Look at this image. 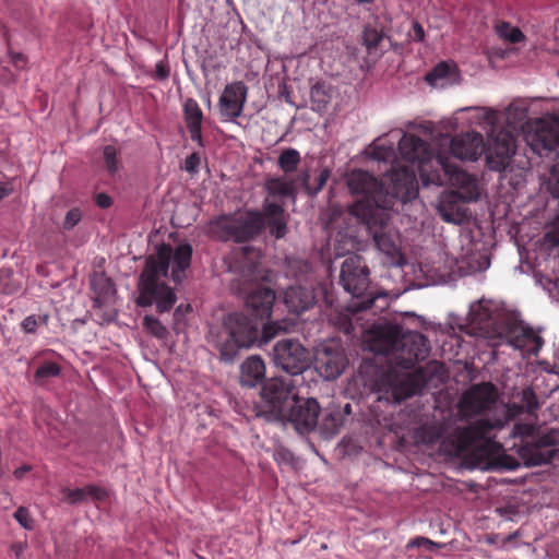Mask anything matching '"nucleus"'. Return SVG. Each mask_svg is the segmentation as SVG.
<instances>
[{"label":"nucleus","instance_id":"1","mask_svg":"<svg viewBox=\"0 0 559 559\" xmlns=\"http://www.w3.org/2000/svg\"><path fill=\"white\" fill-rule=\"evenodd\" d=\"M508 418H480L467 426H459L455 420H443L424 425L418 431V438L425 444H439L447 455L461 456L469 452L478 460V465L496 466L514 471L520 466L516 459L500 453L501 445L488 435L493 429H501Z\"/></svg>","mask_w":559,"mask_h":559},{"label":"nucleus","instance_id":"2","mask_svg":"<svg viewBox=\"0 0 559 559\" xmlns=\"http://www.w3.org/2000/svg\"><path fill=\"white\" fill-rule=\"evenodd\" d=\"M192 258V247L188 242L180 243L175 251L170 245L157 247L156 254H151L145 260L136 285L138 297L135 304L139 307L155 306L158 313L168 312L176 304L177 296L166 283L170 262L171 278L180 284L185 278V272L189 269Z\"/></svg>","mask_w":559,"mask_h":559},{"label":"nucleus","instance_id":"3","mask_svg":"<svg viewBox=\"0 0 559 559\" xmlns=\"http://www.w3.org/2000/svg\"><path fill=\"white\" fill-rule=\"evenodd\" d=\"M369 349L384 355L390 364L402 369H412L425 360L430 350L427 337L416 331L404 330L399 324L373 325L367 337Z\"/></svg>","mask_w":559,"mask_h":559},{"label":"nucleus","instance_id":"4","mask_svg":"<svg viewBox=\"0 0 559 559\" xmlns=\"http://www.w3.org/2000/svg\"><path fill=\"white\" fill-rule=\"evenodd\" d=\"M435 160L442 175L437 173L429 180L438 186L449 183L455 188L441 193L437 205L438 213L444 222L460 225L468 218L467 203L478 200L480 195L477 179L460 169L443 153H438Z\"/></svg>","mask_w":559,"mask_h":559},{"label":"nucleus","instance_id":"5","mask_svg":"<svg viewBox=\"0 0 559 559\" xmlns=\"http://www.w3.org/2000/svg\"><path fill=\"white\" fill-rule=\"evenodd\" d=\"M282 326L277 322L263 325L260 335V325L242 313H230L223 322L222 330L217 333L211 330L209 343L219 350L221 360L231 362L236 358L239 348H249L259 342V346L272 340Z\"/></svg>","mask_w":559,"mask_h":559},{"label":"nucleus","instance_id":"6","mask_svg":"<svg viewBox=\"0 0 559 559\" xmlns=\"http://www.w3.org/2000/svg\"><path fill=\"white\" fill-rule=\"evenodd\" d=\"M257 254L250 247L241 250L239 257L229 266V270L236 274L233 280V286H237L239 293L245 295V305L253 316L264 319L269 318L275 301V292L269 287L257 285L263 280L264 275L259 269Z\"/></svg>","mask_w":559,"mask_h":559},{"label":"nucleus","instance_id":"7","mask_svg":"<svg viewBox=\"0 0 559 559\" xmlns=\"http://www.w3.org/2000/svg\"><path fill=\"white\" fill-rule=\"evenodd\" d=\"M486 338L493 346L506 344L528 355H537L544 345V340L538 332L526 324L521 313L515 310H502L498 313Z\"/></svg>","mask_w":559,"mask_h":559},{"label":"nucleus","instance_id":"8","mask_svg":"<svg viewBox=\"0 0 559 559\" xmlns=\"http://www.w3.org/2000/svg\"><path fill=\"white\" fill-rule=\"evenodd\" d=\"M340 285L353 300L347 310L358 313L373 308L376 300L385 294H379L371 287L370 270L361 255L349 254L341 264Z\"/></svg>","mask_w":559,"mask_h":559},{"label":"nucleus","instance_id":"9","mask_svg":"<svg viewBox=\"0 0 559 559\" xmlns=\"http://www.w3.org/2000/svg\"><path fill=\"white\" fill-rule=\"evenodd\" d=\"M349 213L362 223L377 248L390 258L400 254V249L389 230L390 215L384 209H378L370 202L357 201L349 207Z\"/></svg>","mask_w":559,"mask_h":559},{"label":"nucleus","instance_id":"10","mask_svg":"<svg viewBox=\"0 0 559 559\" xmlns=\"http://www.w3.org/2000/svg\"><path fill=\"white\" fill-rule=\"evenodd\" d=\"M264 227L261 212L248 211L240 215L221 216L213 222L214 231L223 240L246 242L254 239Z\"/></svg>","mask_w":559,"mask_h":559},{"label":"nucleus","instance_id":"11","mask_svg":"<svg viewBox=\"0 0 559 559\" xmlns=\"http://www.w3.org/2000/svg\"><path fill=\"white\" fill-rule=\"evenodd\" d=\"M294 386L293 381L280 377L265 381L261 388L263 406L258 415L267 421L283 420L285 412L297 396L293 393Z\"/></svg>","mask_w":559,"mask_h":559},{"label":"nucleus","instance_id":"12","mask_svg":"<svg viewBox=\"0 0 559 559\" xmlns=\"http://www.w3.org/2000/svg\"><path fill=\"white\" fill-rule=\"evenodd\" d=\"M559 433L551 429L518 447V455L526 467L542 466L559 460Z\"/></svg>","mask_w":559,"mask_h":559},{"label":"nucleus","instance_id":"13","mask_svg":"<svg viewBox=\"0 0 559 559\" xmlns=\"http://www.w3.org/2000/svg\"><path fill=\"white\" fill-rule=\"evenodd\" d=\"M272 361L275 367L296 377L309 369L311 356L309 349L298 340L283 338L273 346Z\"/></svg>","mask_w":559,"mask_h":559},{"label":"nucleus","instance_id":"14","mask_svg":"<svg viewBox=\"0 0 559 559\" xmlns=\"http://www.w3.org/2000/svg\"><path fill=\"white\" fill-rule=\"evenodd\" d=\"M379 401L388 403H401L416 394L421 384L417 378L408 372H397L394 369L382 373L374 382Z\"/></svg>","mask_w":559,"mask_h":559},{"label":"nucleus","instance_id":"15","mask_svg":"<svg viewBox=\"0 0 559 559\" xmlns=\"http://www.w3.org/2000/svg\"><path fill=\"white\" fill-rule=\"evenodd\" d=\"M320 412L321 407L316 399L297 395L280 423H289L299 433H308L318 427Z\"/></svg>","mask_w":559,"mask_h":559},{"label":"nucleus","instance_id":"16","mask_svg":"<svg viewBox=\"0 0 559 559\" xmlns=\"http://www.w3.org/2000/svg\"><path fill=\"white\" fill-rule=\"evenodd\" d=\"M313 359L317 372L324 380L337 379L348 365L344 348L335 343L317 347Z\"/></svg>","mask_w":559,"mask_h":559},{"label":"nucleus","instance_id":"17","mask_svg":"<svg viewBox=\"0 0 559 559\" xmlns=\"http://www.w3.org/2000/svg\"><path fill=\"white\" fill-rule=\"evenodd\" d=\"M483 153L490 170L503 171L515 153L514 138L509 131L500 130L489 136Z\"/></svg>","mask_w":559,"mask_h":559},{"label":"nucleus","instance_id":"18","mask_svg":"<svg viewBox=\"0 0 559 559\" xmlns=\"http://www.w3.org/2000/svg\"><path fill=\"white\" fill-rule=\"evenodd\" d=\"M346 185L352 194H361L365 197V199L360 201L370 202L378 209L386 207V205H380L383 198V186L370 173L355 169L347 175Z\"/></svg>","mask_w":559,"mask_h":559},{"label":"nucleus","instance_id":"19","mask_svg":"<svg viewBox=\"0 0 559 559\" xmlns=\"http://www.w3.org/2000/svg\"><path fill=\"white\" fill-rule=\"evenodd\" d=\"M496 400L497 391L493 384L484 382L473 385L462 395L460 407L464 415L473 416L490 409Z\"/></svg>","mask_w":559,"mask_h":559},{"label":"nucleus","instance_id":"20","mask_svg":"<svg viewBox=\"0 0 559 559\" xmlns=\"http://www.w3.org/2000/svg\"><path fill=\"white\" fill-rule=\"evenodd\" d=\"M248 87L241 81L227 84L219 97L218 107L225 120L240 117L247 102Z\"/></svg>","mask_w":559,"mask_h":559},{"label":"nucleus","instance_id":"21","mask_svg":"<svg viewBox=\"0 0 559 559\" xmlns=\"http://www.w3.org/2000/svg\"><path fill=\"white\" fill-rule=\"evenodd\" d=\"M502 310L492 300L483 298L469 306L466 320L474 331L487 337L493 326L496 316Z\"/></svg>","mask_w":559,"mask_h":559},{"label":"nucleus","instance_id":"22","mask_svg":"<svg viewBox=\"0 0 559 559\" xmlns=\"http://www.w3.org/2000/svg\"><path fill=\"white\" fill-rule=\"evenodd\" d=\"M283 302L288 311L299 314L316 305L314 288L308 284H295L286 287L282 293Z\"/></svg>","mask_w":559,"mask_h":559},{"label":"nucleus","instance_id":"23","mask_svg":"<svg viewBox=\"0 0 559 559\" xmlns=\"http://www.w3.org/2000/svg\"><path fill=\"white\" fill-rule=\"evenodd\" d=\"M484 151V139L478 132L459 134L450 141L452 157L460 160H476Z\"/></svg>","mask_w":559,"mask_h":559},{"label":"nucleus","instance_id":"24","mask_svg":"<svg viewBox=\"0 0 559 559\" xmlns=\"http://www.w3.org/2000/svg\"><path fill=\"white\" fill-rule=\"evenodd\" d=\"M399 150L404 159L419 164L421 176H424L426 164L431 160L428 143L414 134H403L399 142Z\"/></svg>","mask_w":559,"mask_h":559},{"label":"nucleus","instance_id":"25","mask_svg":"<svg viewBox=\"0 0 559 559\" xmlns=\"http://www.w3.org/2000/svg\"><path fill=\"white\" fill-rule=\"evenodd\" d=\"M513 396L516 401L508 405V409L503 412L501 418L507 417L509 419V415L516 416L520 414L537 417V411L542 404L533 386H525Z\"/></svg>","mask_w":559,"mask_h":559},{"label":"nucleus","instance_id":"26","mask_svg":"<svg viewBox=\"0 0 559 559\" xmlns=\"http://www.w3.org/2000/svg\"><path fill=\"white\" fill-rule=\"evenodd\" d=\"M536 148L552 151L559 145V120L539 119L536 121L535 132L532 138Z\"/></svg>","mask_w":559,"mask_h":559},{"label":"nucleus","instance_id":"27","mask_svg":"<svg viewBox=\"0 0 559 559\" xmlns=\"http://www.w3.org/2000/svg\"><path fill=\"white\" fill-rule=\"evenodd\" d=\"M261 214L264 218V226L267 225L271 235L275 236L277 239L286 235L287 224L283 204L265 198Z\"/></svg>","mask_w":559,"mask_h":559},{"label":"nucleus","instance_id":"28","mask_svg":"<svg viewBox=\"0 0 559 559\" xmlns=\"http://www.w3.org/2000/svg\"><path fill=\"white\" fill-rule=\"evenodd\" d=\"M264 378L265 365L260 356H250L240 365L239 380L243 386L253 388Z\"/></svg>","mask_w":559,"mask_h":559},{"label":"nucleus","instance_id":"29","mask_svg":"<svg viewBox=\"0 0 559 559\" xmlns=\"http://www.w3.org/2000/svg\"><path fill=\"white\" fill-rule=\"evenodd\" d=\"M183 118L192 141L203 146L201 127L203 112L199 104L193 98H187L183 104Z\"/></svg>","mask_w":559,"mask_h":559},{"label":"nucleus","instance_id":"30","mask_svg":"<svg viewBox=\"0 0 559 559\" xmlns=\"http://www.w3.org/2000/svg\"><path fill=\"white\" fill-rule=\"evenodd\" d=\"M343 424L344 412L341 411L340 406L333 405L325 409L321 424H318V428L325 439H330L338 433Z\"/></svg>","mask_w":559,"mask_h":559},{"label":"nucleus","instance_id":"31","mask_svg":"<svg viewBox=\"0 0 559 559\" xmlns=\"http://www.w3.org/2000/svg\"><path fill=\"white\" fill-rule=\"evenodd\" d=\"M91 285L96 295L93 300L94 307L100 308L106 302L112 300V298L115 297V284L109 277H106L104 274L95 275L91 282Z\"/></svg>","mask_w":559,"mask_h":559},{"label":"nucleus","instance_id":"32","mask_svg":"<svg viewBox=\"0 0 559 559\" xmlns=\"http://www.w3.org/2000/svg\"><path fill=\"white\" fill-rule=\"evenodd\" d=\"M267 198H290L296 199L295 181L285 177H271L265 180Z\"/></svg>","mask_w":559,"mask_h":559},{"label":"nucleus","instance_id":"33","mask_svg":"<svg viewBox=\"0 0 559 559\" xmlns=\"http://www.w3.org/2000/svg\"><path fill=\"white\" fill-rule=\"evenodd\" d=\"M385 38L383 27L379 24L378 19L371 23H367L361 33V43L366 47L369 55L377 52L380 44Z\"/></svg>","mask_w":559,"mask_h":559},{"label":"nucleus","instance_id":"34","mask_svg":"<svg viewBox=\"0 0 559 559\" xmlns=\"http://www.w3.org/2000/svg\"><path fill=\"white\" fill-rule=\"evenodd\" d=\"M311 272V265L308 261L299 258H287L285 260L284 273L286 277L297 281L306 278Z\"/></svg>","mask_w":559,"mask_h":559},{"label":"nucleus","instance_id":"35","mask_svg":"<svg viewBox=\"0 0 559 559\" xmlns=\"http://www.w3.org/2000/svg\"><path fill=\"white\" fill-rule=\"evenodd\" d=\"M278 167L285 173L289 174L297 169L300 163V154L295 148L284 150L278 157Z\"/></svg>","mask_w":559,"mask_h":559},{"label":"nucleus","instance_id":"36","mask_svg":"<svg viewBox=\"0 0 559 559\" xmlns=\"http://www.w3.org/2000/svg\"><path fill=\"white\" fill-rule=\"evenodd\" d=\"M507 122L513 128L522 127L527 118V109L518 104H510L506 110Z\"/></svg>","mask_w":559,"mask_h":559},{"label":"nucleus","instance_id":"37","mask_svg":"<svg viewBox=\"0 0 559 559\" xmlns=\"http://www.w3.org/2000/svg\"><path fill=\"white\" fill-rule=\"evenodd\" d=\"M143 326L156 338L164 340L168 335V330L166 326L154 316L146 314L143 318Z\"/></svg>","mask_w":559,"mask_h":559},{"label":"nucleus","instance_id":"38","mask_svg":"<svg viewBox=\"0 0 559 559\" xmlns=\"http://www.w3.org/2000/svg\"><path fill=\"white\" fill-rule=\"evenodd\" d=\"M450 66L445 62L437 64L425 76V80L433 86L442 85L441 81L445 80L450 74Z\"/></svg>","mask_w":559,"mask_h":559},{"label":"nucleus","instance_id":"39","mask_svg":"<svg viewBox=\"0 0 559 559\" xmlns=\"http://www.w3.org/2000/svg\"><path fill=\"white\" fill-rule=\"evenodd\" d=\"M497 33L501 38H504L512 44L520 43L524 39V35L520 28L513 27L506 22L497 25Z\"/></svg>","mask_w":559,"mask_h":559},{"label":"nucleus","instance_id":"40","mask_svg":"<svg viewBox=\"0 0 559 559\" xmlns=\"http://www.w3.org/2000/svg\"><path fill=\"white\" fill-rule=\"evenodd\" d=\"M310 98L311 103L318 110L324 108L329 100L330 96L325 90L323 84H314L310 90Z\"/></svg>","mask_w":559,"mask_h":559},{"label":"nucleus","instance_id":"41","mask_svg":"<svg viewBox=\"0 0 559 559\" xmlns=\"http://www.w3.org/2000/svg\"><path fill=\"white\" fill-rule=\"evenodd\" d=\"M540 435L542 433L537 431L534 424H515L513 427V436L520 437L522 439V443Z\"/></svg>","mask_w":559,"mask_h":559},{"label":"nucleus","instance_id":"42","mask_svg":"<svg viewBox=\"0 0 559 559\" xmlns=\"http://www.w3.org/2000/svg\"><path fill=\"white\" fill-rule=\"evenodd\" d=\"M117 154V148L112 145H106L103 150V156L107 171L111 175L116 174L119 169Z\"/></svg>","mask_w":559,"mask_h":559},{"label":"nucleus","instance_id":"43","mask_svg":"<svg viewBox=\"0 0 559 559\" xmlns=\"http://www.w3.org/2000/svg\"><path fill=\"white\" fill-rule=\"evenodd\" d=\"M60 371H61V368L59 365H57L56 362L48 361V362L43 364L36 370L35 378L38 380H41V379L57 377L60 374Z\"/></svg>","mask_w":559,"mask_h":559},{"label":"nucleus","instance_id":"44","mask_svg":"<svg viewBox=\"0 0 559 559\" xmlns=\"http://www.w3.org/2000/svg\"><path fill=\"white\" fill-rule=\"evenodd\" d=\"M13 518L25 530L32 531L35 526V521L31 516L29 511L25 507H19L13 514Z\"/></svg>","mask_w":559,"mask_h":559},{"label":"nucleus","instance_id":"45","mask_svg":"<svg viewBox=\"0 0 559 559\" xmlns=\"http://www.w3.org/2000/svg\"><path fill=\"white\" fill-rule=\"evenodd\" d=\"M331 177V170L329 168H323L320 170L319 175L314 178V183L311 185V189L309 190L310 197H316L326 185L328 180Z\"/></svg>","mask_w":559,"mask_h":559},{"label":"nucleus","instance_id":"46","mask_svg":"<svg viewBox=\"0 0 559 559\" xmlns=\"http://www.w3.org/2000/svg\"><path fill=\"white\" fill-rule=\"evenodd\" d=\"M545 237L554 246H559V206L556 209V215L549 224Z\"/></svg>","mask_w":559,"mask_h":559},{"label":"nucleus","instance_id":"47","mask_svg":"<svg viewBox=\"0 0 559 559\" xmlns=\"http://www.w3.org/2000/svg\"><path fill=\"white\" fill-rule=\"evenodd\" d=\"M62 492L64 495V500L70 504H76L86 500L84 487L76 489L64 488Z\"/></svg>","mask_w":559,"mask_h":559},{"label":"nucleus","instance_id":"48","mask_svg":"<svg viewBox=\"0 0 559 559\" xmlns=\"http://www.w3.org/2000/svg\"><path fill=\"white\" fill-rule=\"evenodd\" d=\"M547 190L552 198L559 199V167H552L547 180Z\"/></svg>","mask_w":559,"mask_h":559},{"label":"nucleus","instance_id":"49","mask_svg":"<svg viewBox=\"0 0 559 559\" xmlns=\"http://www.w3.org/2000/svg\"><path fill=\"white\" fill-rule=\"evenodd\" d=\"M274 460L278 464L293 466L295 462V456L292 451L286 448L280 447L274 452Z\"/></svg>","mask_w":559,"mask_h":559},{"label":"nucleus","instance_id":"50","mask_svg":"<svg viewBox=\"0 0 559 559\" xmlns=\"http://www.w3.org/2000/svg\"><path fill=\"white\" fill-rule=\"evenodd\" d=\"M81 211L76 207L71 209L66 214L64 221H63V227L66 229H72L78 223L81 221Z\"/></svg>","mask_w":559,"mask_h":559},{"label":"nucleus","instance_id":"51","mask_svg":"<svg viewBox=\"0 0 559 559\" xmlns=\"http://www.w3.org/2000/svg\"><path fill=\"white\" fill-rule=\"evenodd\" d=\"M84 490L86 499L104 500L107 497L106 490L95 485H87L84 487Z\"/></svg>","mask_w":559,"mask_h":559},{"label":"nucleus","instance_id":"52","mask_svg":"<svg viewBox=\"0 0 559 559\" xmlns=\"http://www.w3.org/2000/svg\"><path fill=\"white\" fill-rule=\"evenodd\" d=\"M199 165H200L199 154L192 153L186 158L183 169L190 174H194V173H197Z\"/></svg>","mask_w":559,"mask_h":559},{"label":"nucleus","instance_id":"53","mask_svg":"<svg viewBox=\"0 0 559 559\" xmlns=\"http://www.w3.org/2000/svg\"><path fill=\"white\" fill-rule=\"evenodd\" d=\"M169 73H170V69L164 61H159L156 63L155 73H154V78L156 80L165 81L168 79Z\"/></svg>","mask_w":559,"mask_h":559},{"label":"nucleus","instance_id":"54","mask_svg":"<svg viewBox=\"0 0 559 559\" xmlns=\"http://www.w3.org/2000/svg\"><path fill=\"white\" fill-rule=\"evenodd\" d=\"M39 321L35 316H28L22 321V328L26 333H35Z\"/></svg>","mask_w":559,"mask_h":559},{"label":"nucleus","instance_id":"55","mask_svg":"<svg viewBox=\"0 0 559 559\" xmlns=\"http://www.w3.org/2000/svg\"><path fill=\"white\" fill-rule=\"evenodd\" d=\"M409 546L411 547H420V546H424L426 547L427 549L431 550L433 547L437 546L436 543H433L432 540L426 538V537H417L415 539H413L411 543H409Z\"/></svg>","mask_w":559,"mask_h":559},{"label":"nucleus","instance_id":"56","mask_svg":"<svg viewBox=\"0 0 559 559\" xmlns=\"http://www.w3.org/2000/svg\"><path fill=\"white\" fill-rule=\"evenodd\" d=\"M389 154V150L383 146L378 145L376 142L373 143V152L371 154L372 158L377 160H384Z\"/></svg>","mask_w":559,"mask_h":559},{"label":"nucleus","instance_id":"57","mask_svg":"<svg viewBox=\"0 0 559 559\" xmlns=\"http://www.w3.org/2000/svg\"><path fill=\"white\" fill-rule=\"evenodd\" d=\"M300 183L305 190V192L309 195V190L311 189V181H310V173L308 170L301 171L299 175Z\"/></svg>","mask_w":559,"mask_h":559},{"label":"nucleus","instance_id":"58","mask_svg":"<svg viewBox=\"0 0 559 559\" xmlns=\"http://www.w3.org/2000/svg\"><path fill=\"white\" fill-rule=\"evenodd\" d=\"M96 203L102 209H107L111 205L112 200L111 198L106 193H98L96 197Z\"/></svg>","mask_w":559,"mask_h":559},{"label":"nucleus","instance_id":"59","mask_svg":"<svg viewBox=\"0 0 559 559\" xmlns=\"http://www.w3.org/2000/svg\"><path fill=\"white\" fill-rule=\"evenodd\" d=\"M424 28L420 24L414 23L413 25V39L416 41H421L424 39Z\"/></svg>","mask_w":559,"mask_h":559},{"label":"nucleus","instance_id":"60","mask_svg":"<svg viewBox=\"0 0 559 559\" xmlns=\"http://www.w3.org/2000/svg\"><path fill=\"white\" fill-rule=\"evenodd\" d=\"M29 471H31V466L29 465H23V466L16 468L14 471V476L16 478H22L24 476V474L29 472Z\"/></svg>","mask_w":559,"mask_h":559},{"label":"nucleus","instance_id":"61","mask_svg":"<svg viewBox=\"0 0 559 559\" xmlns=\"http://www.w3.org/2000/svg\"><path fill=\"white\" fill-rule=\"evenodd\" d=\"M551 294L554 298L559 300V280L555 283Z\"/></svg>","mask_w":559,"mask_h":559},{"label":"nucleus","instance_id":"62","mask_svg":"<svg viewBox=\"0 0 559 559\" xmlns=\"http://www.w3.org/2000/svg\"><path fill=\"white\" fill-rule=\"evenodd\" d=\"M486 119L489 123H493L496 120V112L492 110L488 111L486 115Z\"/></svg>","mask_w":559,"mask_h":559},{"label":"nucleus","instance_id":"63","mask_svg":"<svg viewBox=\"0 0 559 559\" xmlns=\"http://www.w3.org/2000/svg\"><path fill=\"white\" fill-rule=\"evenodd\" d=\"M341 411L344 412V418H345L347 415H350L352 405L349 403H347V404H345V406L343 408L341 407Z\"/></svg>","mask_w":559,"mask_h":559},{"label":"nucleus","instance_id":"64","mask_svg":"<svg viewBox=\"0 0 559 559\" xmlns=\"http://www.w3.org/2000/svg\"><path fill=\"white\" fill-rule=\"evenodd\" d=\"M8 189L4 186H0V200H2L8 194Z\"/></svg>","mask_w":559,"mask_h":559}]
</instances>
